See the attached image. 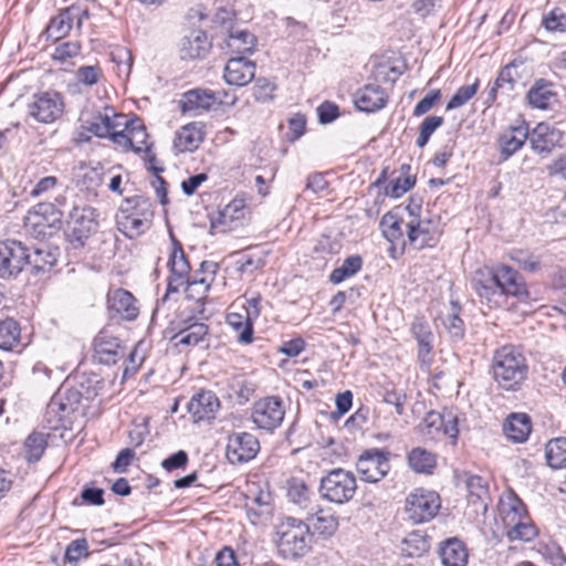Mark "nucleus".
<instances>
[{
    "mask_svg": "<svg viewBox=\"0 0 566 566\" xmlns=\"http://www.w3.org/2000/svg\"><path fill=\"white\" fill-rule=\"evenodd\" d=\"M472 287L489 308L507 305L515 306L517 303L526 304L530 293L523 277L509 265L483 268L474 272L471 281Z\"/></svg>",
    "mask_w": 566,
    "mask_h": 566,
    "instance_id": "nucleus-1",
    "label": "nucleus"
},
{
    "mask_svg": "<svg viewBox=\"0 0 566 566\" xmlns=\"http://www.w3.org/2000/svg\"><path fill=\"white\" fill-rule=\"evenodd\" d=\"M493 378L505 390H516L527 377L528 366L523 353L513 345H504L493 354Z\"/></svg>",
    "mask_w": 566,
    "mask_h": 566,
    "instance_id": "nucleus-2",
    "label": "nucleus"
},
{
    "mask_svg": "<svg viewBox=\"0 0 566 566\" xmlns=\"http://www.w3.org/2000/svg\"><path fill=\"white\" fill-rule=\"evenodd\" d=\"M499 515L504 525V533L511 542H531L537 536V527L517 496L510 495L501 500Z\"/></svg>",
    "mask_w": 566,
    "mask_h": 566,
    "instance_id": "nucleus-3",
    "label": "nucleus"
},
{
    "mask_svg": "<svg viewBox=\"0 0 566 566\" xmlns=\"http://www.w3.org/2000/svg\"><path fill=\"white\" fill-rule=\"evenodd\" d=\"M277 551L286 559H297L311 549L312 533L303 520L289 516L277 526Z\"/></svg>",
    "mask_w": 566,
    "mask_h": 566,
    "instance_id": "nucleus-4",
    "label": "nucleus"
},
{
    "mask_svg": "<svg viewBox=\"0 0 566 566\" xmlns=\"http://www.w3.org/2000/svg\"><path fill=\"white\" fill-rule=\"evenodd\" d=\"M357 491V481L353 472L333 469L321 478L318 492L323 500L342 505L353 500Z\"/></svg>",
    "mask_w": 566,
    "mask_h": 566,
    "instance_id": "nucleus-5",
    "label": "nucleus"
},
{
    "mask_svg": "<svg viewBox=\"0 0 566 566\" xmlns=\"http://www.w3.org/2000/svg\"><path fill=\"white\" fill-rule=\"evenodd\" d=\"M61 223L62 212L48 202L36 205L24 219L27 231L36 239L52 237Z\"/></svg>",
    "mask_w": 566,
    "mask_h": 566,
    "instance_id": "nucleus-6",
    "label": "nucleus"
},
{
    "mask_svg": "<svg viewBox=\"0 0 566 566\" xmlns=\"http://www.w3.org/2000/svg\"><path fill=\"white\" fill-rule=\"evenodd\" d=\"M390 451L371 448L365 450L356 462L360 479L367 483H377L390 471Z\"/></svg>",
    "mask_w": 566,
    "mask_h": 566,
    "instance_id": "nucleus-7",
    "label": "nucleus"
},
{
    "mask_svg": "<svg viewBox=\"0 0 566 566\" xmlns=\"http://www.w3.org/2000/svg\"><path fill=\"white\" fill-rule=\"evenodd\" d=\"M440 506V496L436 492L417 489L407 496L405 511L410 521L420 524L433 518Z\"/></svg>",
    "mask_w": 566,
    "mask_h": 566,
    "instance_id": "nucleus-8",
    "label": "nucleus"
},
{
    "mask_svg": "<svg viewBox=\"0 0 566 566\" xmlns=\"http://www.w3.org/2000/svg\"><path fill=\"white\" fill-rule=\"evenodd\" d=\"M284 416L283 400L277 396H269L254 402L251 419L259 429L273 431L281 426Z\"/></svg>",
    "mask_w": 566,
    "mask_h": 566,
    "instance_id": "nucleus-9",
    "label": "nucleus"
},
{
    "mask_svg": "<svg viewBox=\"0 0 566 566\" xmlns=\"http://www.w3.org/2000/svg\"><path fill=\"white\" fill-rule=\"evenodd\" d=\"M30 252L17 240L0 242V277L10 279L21 273L28 266Z\"/></svg>",
    "mask_w": 566,
    "mask_h": 566,
    "instance_id": "nucleus-10",
    "label": "nucleus"
},
{
    "mask_svg": "<svg viewBox=\"0 0 566 566\" xmlns=\"http://www.w3.org/2000/svg\"><path fill=\"white\" fill-rule=\"evenodd\" d=\"M126 203L134 209L129 214H124L118 221L129 237L138 235L145 232L151 222L154 212L148 198L136 196L127 199Z\"/></svg>",
    "mask_w": 566,
    "mask_h": 566,
    "instance_id": "nucleus-11",
    "label": "nucleus"
},
{
    "mask_svg": "<svg viewBox=\"0 0 566 566\" xmlns=\"http://www.w3.org/2000/svg\"><path fill=\"white\" fill-rule=\"evenodd\" d=\"M64 102L56 92L34 94L28 104V114L39 123H53L62 116Z\"/></svg>",
    "mask_w": 566,
    "mask_h": 566,
    "instance_id": "nucleus-12",
    "label": "nucleus"
},
{
    "mask_svg": "<svg viewBox=\"0 0 566 566\" xmlns=\"http://www.w3.org/2000/svg\"><path fill=\"white\" fill-rule=\"evenodd\" d=\"M96 210L90 206H75L69 216V237L81 245L97 229Z\"/></svg>",
    "mask_w": 566,
    "mask_h": 566,
    "instance_id": "nucleus-13",
    "label": "nucleus"
},
{
    "mask_svg": "<svg viewBox=\"0 0 566 566\" xmlns=\"http://www.w3.org/2000/svg\"><path fill=\"white\" fill-rule=\"evenodd\" d=\"M260 451L259 440L249 432H235L229 436L227 459L232 464H241L254 459Z\"/></svg>",
    "mask_w": 566,
    "mask_h": 566,
    "instance_id": "nucleus-14",
    "label": "nucleus"
},
{
    "mask_svg": "<svg viewBox=\"0 0 566 566\" xmlns=\"http://www.w3.org/2000/svg\"><path fill=\"white\" fill-rule=\"evenodd\" d=\"M412 219L407 222V235L409 243L417 250L433 247L438 242L439 231L430 219H418L408 207Z\"/></svg>",
    "mask_w": 566,
    "mask_h": 566,
    "instance_id": "nucleus-15",
    "label": "nucleus"
},
{
    "mask_svg": "<svg viewBox=\"0 0 566 566\" xmlns=\"http://www.w3.org/2000/svg\"><path fill=\"white\" fill-rule=\"evenodd\" d=\"M94 358L104 365H114L125 356V346L108 331H101L93 340Z\"/></svg>",
    "mask_w": 566,
    "mask_h": 566,
    "instance_id": "nucleus-16",
    "label": "nucleus"
},
{
    "mask_svg": "<svg viewBox=\"0 0 566 566\" xmlns=\"http://www.w3.org/2000/svg\"><path fill=\"white\" fill-rule=\"evenodd\" d=\"M172 251L169 255L168 266L170 269V277L168 282L167 293H176L186 284L189 279L190 264L187 260L181 243L172 238Z\"/></svg>",
    "mask_w": 566,
    "mask_h": 566,
    "instance_id": "nucleus-17",
    "label": "nucleus"
},
{
    "mask_svg": "<svg viewBox=\"0 0 566 566\" xmlns=\"http://www.w3.org/2000/svg\"><path fill=\"white\" fill-rule=\"evenodd\" d=\"M124 138H120L119 145L129 146L135 153H146L147 159L151 165L150 169L156 174L164 170L154 165L156 157L151 153L150 145L147 144L148 135L139 119L130 120L127 129H124Z\"/></svg>",
    "mask_w": 566,
    "mask_h": 566,
    "instance_id": "nucleus-18",
    "label": "nucleus"
},
{
    "mask_svg": "<svg viewBox=\"0 0 566 566\" xmlns=\"http://www.w3.org/2000/svg\"><path fill=\"white\" fill-rule=\"evenodd\" d=\"M421 431L430 439H437L440 434L457 439L459 433L458 419L451 415L443 416L430 411L421 422Z\"/></svg>",
    "mask_w": 566,
    "mask_h": 566,
    "instance_id": "nucleus-19",
    "label": "nucleus"
},
{
    "mask_svg": "<svg viewBox=\"0 0 566 566\" xmlns=\"http://www.w3.org/2000/svg\"><path fill=\"white\" fill-rule=\"evenodd\" d=\"M303 521L306 526L310 525L312 534H317L323 538L333 536L339 526L338 516L329 510L321 509L318 505L311 509Z\"/></svg>",
    "mask_w": 566,
    "mask_h": 566,
    "instance_id": "nucleus-20",
    "label": "nucleus"
},
{
    "mask_svg": "<svg viewBox=\"0 0 566 566\" xmlns=\"http://www.w3.org/2000/svg\"><path fill=\"white\" fill-rule=\"evenodd\" d=\"M200 271L203 274L202 277L193 276L186 281V297L193 300L198 303L202 302L210 290V286L214 280V275L218 271V264L212 261H203L200 265Z\"/></svg>",
    "mask_w": 566,
    "mask_h": 566,
    "instance_id": "nucleus-21",
    "label": "nucleus"
},
{
    "mask_svg": "<svg viewBox=\"0 0 566 566\" xmlns=\"http://www.w3.org/2000/svg\"><path fill=\"white\" fill-rule=\"evenodd\" d=\"M256 65L244 56L230 59L223 71V78L229 85L245 86L255 77Z\"/></svg>",
    "mask_w": 566,
    "mask_h": 566,
    "instance_id": "nucleus-22",
    "label": "nucleus"
},
{
    "mask_svg": "<svg viewBox=\"0 0 566 566\" xmlns=\"http://www.w3.org/2000/svg\"><path fill=\"white\" fill-rule=\"evenodd\" d=\"M528 135L532 148L544 155L552 153L563 139V133L547 123L537 124Z\"/></svg>",
    "mask_w": 566,
    "mask_h": 566,
    "instance_id": "nucleus-23",
    "label": "nucleus"
},
{
    "mask_svg": "<svg viewBox=\"0 0 566 566\" xmlns=\"http://www.w3.org/2000/svg\"><path fill=\"white\" fill-rule=\"evenodd\" d=\"M219 408V399L210 390L198 392L188 403V410L196 422L213 419Z\"/></svg>",
    "mask_w": 566,
    "mask_h": 566,
    "instance_id": "nucleus-24",
    "label": "nucleus"
},
{
    "mask_svg": "<svg viewBox=\"0 0 566 566\" xmlns=\"http://www.w3.org/2000/svg\"><path fill=\"white\" fill-rule=\"evenodd\" d=\"M211 48L208 35L202 30H192L182 38L179 48L181 60L203 59Z\"/></svg>",
    "mask_w": 566,
    "mask_h": 566,
    "instance_id": "nucleus-25",
    "label": "nucleus"
},
{
    "mask_svg": "<svg viewBox=\"0 0 566 566\" xmlns=\"http://www.w3.org/2000/svg\"><path fill=\"white\" fill-rule=\"evenodd\" d=\"M221 102L219 92L196 88L186 92L180 104L182 112L186 113L198 109L209 111Z\"/></svg>",
    "mask_w": 566,
    "mask_h": 566,
    "instance_id": "nucleus-26",
    "label": "nucleus"
},
{
    "mask_svg": "<svg viewBox=\"0 0 566 566\" xmlns=\"http://www.w3.org/2000/svg\"><path fill=\"white\" fill-rule=\"evenodd\" d=\"M135 303L134 295L124 289H116L107 295L108 308L126 321L137 317L139 311Z\"/></svg>",
    "mask_w": 566,
    "mask_h": 566,
    "instance_id": "nucleus-27",
    "label": "nucleus"
},
{
    "mask_svg": "<svg viewBox=\"0 0 566 566\" xmlns=\"http://www.w3.org/2000/svg\"><path fill=\"white\" fill-rule=\"evenodd\" d=\"M387 97L379 85L368 84L356 93V107L366 113H373L385 107Z\"/></svg>",
    "mask_w": 566,
    "mask_h": 566,
    "instance_id": "nucleus-28",
    "label": "nucleus"
},
{
    "mask_svg": "<svg viewBox=\"0 0 566 566\" xmlns=\"http://www.w3.org/2000/svg\"><path fill=\"white\" fill-rule=\"evenodd\" d=\"M203 125L201 123H190L182 126L174 139V147L178 153L193 151L203 140Z\"/></svg>",
    "mask_w": 566,
    "mask_h": 566,
    "instance_id": "nucleus-29",
    "label": "nucleus"
},
{
    "mask_svg": "<svg viewBox=\"0 0 566 566\" xmlns=\"http://www.w3.org/2000/svg\"><path fill=\"white\" fill-rule=\"evenodd\" d=\"M443 566H467L469 553L465 544L457 537L443 541L439 547Z\"/></svg>",
    "mask_w": 566,
    "mask_h": 566,
    "instance_id": "nucleus-30",
    "label": "nucleus"
},
{
    "mask_svg": "<svg viewBox=\"0 0 566 566\" xmlns=\"http://www.w3.org/2000/svg\"><path fill=\"white\" fill-rule=\"evenodd\" d=\"M243 201L232 200L216 216L211 217V229L226 232L233 228V223L243 218Z\"/></svg>",
    "mask_w": 566,
    "mask_h": 566,
    "instance_id": "nucleus-31",
    "label": "nucleus"
},
{
    "mask_svg": "<svg viewBox=\"0 0 566 566\" xmlns=\"http://www.w3.org/2000/svg\"><path fill=\"white\" fill-rule=\"evenodd\" d=\"M503 431L509 440L524 442L531 431V418L526 413H512L503 424Z\"/></svg>",
    "mask_w": 566,
    "mask_h": 566,
    "instance_id": "nucleus-32",
    "label": "nucleus"
},
{
    "mask_svg": "<svg viewBox=\"0 0 566 566\" xmlns=\"http://www.w3.org/2000/svg\"><path fill=\"white\" fill-rule=\"evenodd\" d=\"M468 501L475 507V512H485L489 505V486L479 475H470L467 481Z\"/></svg>",
    "mask_w": 566,
    "mask_h": 566,
    "instance_id": "nucleus-33",
    "label": "nucleus"
},
{
    "mask_svg": "<svg viewBox=\"0 0 566 566\" xmlns=\"http://www.w3.org/2000/svg\"><path fill=\"white\" fill-rule=\"evenodd\" d=\"M527 136L528 129L525 126L514 127L502 134L499 139L502 160H506L515 154L525 144Z\"/></svg>",
    "mask_w": 566,
    "mask_h": 566,
    "instance_id": "nucleus-34",
    "label": "nucleus"
},
{
    "mask_svg": "<svg viewBox=\"0 0 566 566\" xmlns=\"http://www.w3.org/2000/svg\"><path fill=\"white\" fill-rule=\"evenodd\" d=\"M57 256V248H51L49 245L42 244L34 248L33 252L30 253L28 266H30L34 273L45 272L56 263Z\"/></svg>",
    "mask_w": 566,
    "mask_h": 566,
    "instance_id": "nucleus-35",
    "label": "nucleus"
},
{
    "mask_svg": "<svg viewBox=\"0 0 566 566\" xmlns=\"http://www.w3.org/2000/svg\"><path fill=\"white\" fill-rule=\"evenodd\" d=\"M407 460L412 471L422 474H431L437 465V455L420 447L413 448Z\"/></svg>",
    "mask_w": 566,
    "mask_h": 566,
    "instance_id": "nucleus-36",
    "label": "nucleus"
},
{
    "mask_svg": "<svg viewBox=\"0 0 566 566\" xmlns=\"http://www.w3.org/2000/svg\"><path fill=\"white\" fill-rule=\"evenodd\" d=\"M69 8L61 9L59 13L51 18L49 25L45 29L48 39L57 41L66 36L74 24Z\"/></svg>",
    "mask_w": 566,
    "mask_h": 566,
    "instance_id": "nucleus-37",
    "label": "nucleus"
},
{
    "mask_svg": "<svg viewBox=\"0 0 566 566\" xmlns=\"http://www.w3.org/2000/svg\"><path fill=\"white\" fill-rule=\"evenodd\" d=\"M62 396H53L46 406L44 419L51 430L66 428L70 413L64 412Z\"/></svg>",
    "mask_w": 566,
    "mask_h": 566,
    "instance_id": "nucleus-38",
    "label": "nucleus"
},
{
    "mask_svg": "<svg viewBox=\"0 0 566 566\" xmlns=\"http://www.w3.org/2000/svg\"><path fill=\"white\" fill-rule=\"evenodd\" d=\"M256 38L247 30L233 31L229 34L227 46L237 54H250L254 51Z\"/></svg>",
    "mask_w": 566,
    "mask_h": 566,
    "instance_id": "nucleus-39",
    "label": "nucleus"
},
{
    "mask_svg": "<svg viewBox=\"0 0 566 566\" xmlns=\"http://www.w3.org/2000/svg\"><path fill=\"white\" fill-rule=\"evenodd\" d=\"M235 270L241 275H252L255 271L261 270L265 265L266 252H237Z\"/></svg>",
    "mask_w": 566,
    "mask_h": 566,
    "instance_id": "nucleus-40",
    "label": "nucleus"
},
{
    "mask_svg": "<svg viewBox=\"0 0 566 566\" xmlns=\"http://www.w3.org/2000/svg\"><path fill=\"white\" fill-rule=\"evenodd\" d=\"M227 323L239 333L240 343L250 344L253 339V321L248 318L247 314L231 312L227 315Z\"/></svg>",
    "mask_w": 566,
    "mask_h": 566,
    "instance_id": "nucleus-41",
    "label": "nucleus"
},
{
    "mask_svg": "<svg viewBox=\"0 0 566 566\" xmlns=\"http://www.w3.org/2000/svg\"><path fill=\"white\" fill-rule=\"evenodd\" d=\"M410 169L409 165H401L400 175L396 179L391 180L386 187L387 196L400 198L415 186L416 178L410 176Z\"/></svg>",
    "mask_w": 566,
    "mask_h": 566,
    "instance_id": "nucleus-42",
    "label": "nucleus"
},
{
    "mask_svg": "<svg viewBox=\"0 0 566 566\" xmlns=\"http://www.w3.org/2000/svg\"><path fill=\"white\" fill-rule=\"evenodd\" d=\"M555 94L552 91V84L537 81L527 93L528 103L536 108L546 109Z\"/></svg>",
    "mask_w": 566,
    "mask_h": 566,
    "instance_id": "nucleus-43",
    "label": "nucleus"
},
{
    "mask_svg": "<svg viewBox=\"0 0 566 566\" xmlns=\"http://www.w3.org/2000/svg\"><path fill=\"white\" fill-rule=\"evenodd\" d=\"M21 328L13 318H7L0 322V348L12 350L20 343Z\"/></svg>",
    "mask_w": 566,
    "mask_h": 566,
    "instance_id": "nucleus-44",
    "label": "nucleus"
},
{
    "mask_svg": "<svg viewBox=\"0 0 566 566\" xmlns=\"http://www.w3.org/2000/svg\"><path fill=\"white\" fill-rule=\"evenodd\" d=\"M402 218L397 212L389 211L385 213L380 220V227L384 237L391 243L403 241V231L401 229Z\"/></svg>",
    "mask_w": 566,
    "mask_h": 566,
    "instance_id": "nucleus-45",
    "label": "nucleus"
},
{
    "mask_svg": "<svg viewBox=\"0 0 566 566\" xmlns=\"http://www.w3.org/2000/svg\"><path fill=\"white\" fill-rule=\"evenodd\" d=\"M546 460L551 468H566V438L549 440L546 444Z\"/></svg>",
    "mask_w": 566,
    "mask_h": 566,
    "instance_id": "nucleus-46",
    "label": "nucleus"
},
{
    "mask_svg": "<svg viewBox=\"0 0 566 566\" xmlns=\"http://www.w3.org/2000/svg\"><path fill=\"white\" fill-rule=\"evenodd\" d=\"M363 259L359 255H350L344 260L340 266L334 269L329 275V281L339 284L344 280L355 275L361 270Z\"/></svg>",
    "mask_w": 566,
    "mask_h": 566,
    "instance_id": "nucleus-47",
    "label": "nucleus"
},
{
    "mask_svg": "<svg viewBox=\"0 0 566 566\" xmlns=\"http://www.w3.org/2000/svg\"><path fill=\"white\" fill-rule=\"evenodd\" d=\"M208 334V326L205 323L193 322L176 334L178 344L195 346Z\"/></svg>",
    "mask_w": 566,
    "mask_h": 566,
    "instance_id": "nucleus-48",
    "label": "nucleus"
},
{
    "mask_svg": "<svg viewBox=\"0 0 566 566\" xmlns=\"http://www.w3.org/2000/svg\"><path fill=\"white\" fill-rule=\"evenodd\" d=\"M459 310L458 303L451 302V311L441 316L443 326L455 340H460L464 336V323L459 317Z\"/></svg>",
    "mask_w": 566,
    "mask_h": 566,
    "instance_id": "nucleus-49",
    "label": "nucleus"
},
{
    "mask_svg": "<svg viewBox=\"0 0 566 566\" xmlns=\"http://www.w3.org/2000/svg\"><path fill=\"white\" fill-rule=\"evenodd\" d=\"M287 495L293 503L305 511V514L311 509L315 507V505H312L311 491L303 482L292 483L289 488Z\"/></svg>",
    "mask_w": 566,
    "mask_h": 566,
    "instance_id": "nucleus-50",
    "label": "nucleus"
},
{
    "mask_svg": "<svg viewBox=\"0 0 566 566\" xmlns=\"http://www.w3.org/2000/svg\"><path fill=\"white\" fill-rule=\"evenodd\" d=\"M104 115L109 117V126L111 134L109 138H112L115 143L120 144V138H124V129H127L129 123L125 115L117 114L113 108L106 107L104 109Z\"/></svg>",
    "mask_w": 566,
    "mask_h": 566,
    "instance_id": "nucleus-51",
    "label": "nucleus"
},
{
    "mask_svg": "<svg viewBox=\"0 0 566 566\" xmlns=\"http://www.w3.org/2000/svg\"><path fill=\"white\" fill-rule=\"evenodd\" d=\"M46 447L45 434L40 432L31 433L25 440V457L29 462L40 460Z\"/></svg>",
    "mask_w": 566,
    "mask_h": 566,
    "instance_id": "nucleus-52",
    "label": "nucleus"
},
{
    "mask_svg": "<svg viewBox=\"0 0 566 566\" xmlns=\"http://www.w3.org/2000/svg\"><path fill=\"white\" fill-rule=\"evenodd\" d=\"M245 506L249 516L254 515L260 517L264 514H269L271 511L270 493L260 491L256 495L249 496Z\"/></svg>",
    "mask_w": 566,
    "mask_h": 566,
    "instance_id": "nucleus-53",
    "label": "nucleus"
},
{
    "mask_svg": "<svg viewBox=\"0 0 566 566\" xmlns=\"http://www.w3.org/2000/svg\"><path fill=\"white\" fill-rule=\"evenodd\" d=\"M479 90V80L471 85H463L457 90L454 95L448 102L446 109L451 111L459 108L467 104L478 92Z\"/></svg>",
    "mask_w": 566,
    "mask_h": 566,
    "instance_id": "nucleus-54",
    "label": "nucleus"
},
{
    "mask_svg": "<svg viewBox=\"0 0 566 566\" xmlns=\"http://www.w3.org/2000/svg\"><path fill=\"white\" fill-rule=\"evenodd\" d=\"M403 544L406 545L405 551L409 556H420L430 548L428 538L419 532L410 533L405 538Z\"/></svg>",
    "mask_w": 566,
    "mask_h": 566,
    "instance_id": "nucleus-55",
    "label": "nucleus"
},
{
    "mask_svg": "<svg viewBox=\"0 0 566 566\" xmlns=\"http://www.w3.org/2000/svg\"><path fill=\"white\" fill-rule=\"evenodd\" d=\"M443 122L444 119L441 116L426 117L420 126V132L416 140V145L419 148H423L428 144L434 130L443 125Z\"/></svg>",
    "mask_w": 566,
    "mask_h": 566,
    "instance_id": "nucleus-56",
    "label": "nucleus"
},
{
    "mask_svg": "<svg viewBox=\"0 0 566 566\" xmlns=\"http://www.w3.org/2000/svg\"><path fill=\"white\" fill-rule=\"evenodd\" d=\"M85 128L97 137L105 138L111 134L109 117L104 113H97L86 120Z\"/></svg>",
    "mask_w": 566,
    "mask_h": 566,
    "instance_id": "nucleus-57",
    "label": "nucleus"
},
{
    "mask_svg": "<svg viewBox=\"0 0 566 566\" xmlns=\"http://www.w3.org/2000/svg\"><path fill=\"white\" fill-rule=\"evenodd\" d=\"M81 44L77 41H67L55 46L52 57L61 63L80 54Z\"/></svg>",
    "mask_w": 566,
    "mask_h": 566,
    "instance_id": "nucleus-58",
    "label": "nucleus"
},
{
    "mask_svg": "<svg viewBox=\"0 0 566 566\" xmlns=\"http://www.w3.org/2000/svg\"><path fill=\"white\" fill-rule=\"evenodd\" d=\"M275 84L266 77H258L253 86V96L258 102L265 103L273 98Z\"/></svg>",
    "mask_w": 566,
    "mask_h": 566,
    "instance_id": "nucleus-59",
    "label": "nucleus"
},
{
    "mask_svg": "<svg viewBox=\"0 0 566 566\" xmlns=\"http://www.w3.org/2000/svg\"><path fill=\"white\" fill-rule=\"evenodd\" d=\"M88 544L85 538L72 541L65 549V559L76 564L82 557L87 556Z\"/></svg>",
    "mask_w": 566,
    "mask_h": 566,
    "instance_id": "nucleus-60",
    "label": "nucleus"
},
{
    "mask_svg": "<svg viewBox=\"0 0 566 566\" xmlns=\"http://www.w3.org/2000/svg\"><path fill=\"white\" fill-rule=\"evenodd\" d=\"M511 259L530 272H535L541 266V261L537 256L523 250H514L511 253Z\"/></svg>",
    "mask_w": 566,
    "mask_h": 566,
    "instance_id": "nucleus-61",
    "label": "nucleus"
},
{
    "mask_svg": "<svg viewBox=\"0 0 566 566\" xmlns=\"http://www.w3.org/2000/svg\"><path fill=\"white\" fill-rule=\"evenodd\" d=\"M441 98L440 90L430 91L422 99H420L415 108L413 115L421 116L428 113Z\"/></svg>",
    "mask_w": 566,
    "mask_h": 566,
    "instance_id": "nucleus-62",
    "label": "nucleus"
},
{
    "mask_svg": "<svg viewBox=\"0 0 566 566\" xmlns=\"http://www.w3.org/2000/svg\"><path fill=\"white\" fill-rule=\"evenodd\" d=\"M515 69L516 65L514 62L505 65L499 73L495 85L497 87L504 88L506 87L507 91H512L514 88L515 84Z\"/></svg>",
    "mask_w": 566,
    "mask_h": 566,
    "instance_id": "nucleus-63",
    "label": "nucleus"
},
{
    "mask_svg": "<svg viewBox=\"0 0 566 566\" xmlns=\"http://www.w3.org/2000/svg\"><path fill=\"white\" fill-rule=\"evenodd\" d=\"M543 25L548 31H565L566 30V14L558 12V10H553L547 17L543 20Z\"/></svg>",
    "mask_w": 566,
    "mask_h": 566,
    "instance_id": "nucleus-64",
    "label": "nucleus"
}]
</instances>
